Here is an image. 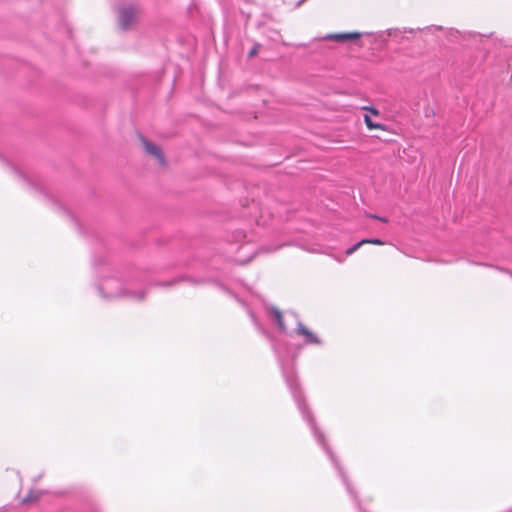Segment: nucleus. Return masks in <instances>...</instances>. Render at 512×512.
Segmentation results:
<instances>
[{"instance_id":"f257e3e1","label":"nucleus","mask_w":512,"mask_h":512,"mask_svg":"<svg viewBox=\"0 0 512 512\" xmlns=\"http://www.w3.org/2000/svg\"><path fill=\"white\" fill-rule=\"evenodd\" d=\"M375 246H386V250L383 253L386 254H395L396 248L392 244L384 243L378 239L370 240V239H363L359 241L358 243L354 244L352 247L346 250L347 255H351L353 253L359 252L361 254H371L375 253L373 248Z\"/></svg>"},{"instance_id":"f03ea898","label":"nucleus","mask_w":512,"mask_h":512,"mask_svg":"<svg viewBox=\"0 0 512 512\" xmlns=\"http://www.w3.org/2000/svg\"><path fill=\"white\" fill-rule=\"evenodd\" d=\"M140 15L141 10L138 7H123L119 13V25L122 29H129L137 23Z\"/></svg>"},{"instance_id":"7ed1b4c3","label":"nucleus","mask_w":512,"mask_h":512,"mask_svg":"<svg viewBox=\"0 0 512 512\" xmlns=\"http://www.w3.org/2000/svg\"><path fill=\"white\" fill-rule=\"evenodd\" d=\"M141 142H142L145 152L149 156L154 157L161 166H163V167L166 166V159H165L164 153L159 146L150 142L148 139H146L144 137L141 138Z\"/></svg>"},{"instance_id":"20e7f679","label":"nucleus","mask_w":512,"mask_h":512,"mask_svg":"<svg viewBox=\"0 0 512 512\" xmlns=\"http://www.w3.org/2000/svg\"><path fill=\"white\" fill-rule=\"evenodd\" d=\"M297 331L300 335L305 337L306 343L316 345L321 344V340L318 338V336L309 330L305 325L300 323L298 325Z\"/></svg>"},{"instance_id":"39448f33","label":"nucleus","mask_w":512,"mask_h":512,"mask_svg":"<svg viewBox=\"0 0 512 512\" xmlns=\"http://www.w3.org/2000/svg\"><path fill=\"white\" fill-rule=\"evenodd\" d=\"M361 37L360 32H348V33H335V34H329L327 36V39L337 41V42H344V41H354Z\"/></svg>"},{"instance_id":"423d86ee","label":"nucleus","mask_w":512,"mask_h":512,"mask_svg":"<svg viewBox=\"0 0 512 512\" xmlns=\"http://www.w3.org/2000/svg\"><path fill=\"white\" fill-rule=\"evenodd\" d=\"M269 312H270V315L273 317V319L278 324L279 329L282 330V331H285L286 330V325L284 323L282 312L278 308H276V307L270 308Z\"/></svg>"},{"instance_id":"0eeeda50","label":"nucleus","mask_w":512,"mask_h":512,"mask_svg":"<svg viewBox=\"0 0 512 512\" xmlns=\"http://www.w3.org/2000/svg\"><path fill=\"white\" fill-rule=\"evenodd\" d=\"M364 122L366 124V127L369 130H382V131H386L387 130L385 125H383L381 123L373 122L369 115H364Z\"/></svg>"},{"instance_id":"6e6552de","label":"nucleus","mask_w":512,"mask_h":512,"mask_svg":"<svg viewBox=\"0 0 512 512\" xmlns=\"http://www.w3.org/2000/svg\"><path fill=\"white\" fill-rule=\"evenodd\" d=\"M364 122L366 124V127L369 130H382V131H386L387 130L385 125H383L381 123L373 122L369 115H364Z\"/></svg>"},{"instance_id":"1a4fd4ad","label":"nucleus","mask_w":512,"mask_h":512,"mask_svg":"<svg viewBox=\"0 0 512 512\" xmlns=\"http://www.w3.org/2000/svg\"><path fill=\"white\" fill-rule=\"evenodd\" d=\"M364 109L369 111L374 116H379V111L374 107H365Z\"/></svg>"},{"instance_id":"9d476101","label":"nucleus","mask_w":512,"mask_h":512,"mask_svg":"<svg viewBox=\"0 0 512 512\" xmlns=\"http://www.w3.org/2000/svg\"><path fill=\"white\" fill-rule=\"evenodd\" d=\"M257 53H258V45L254 46V47L250 50V52H249V57H254V56H256V55H257Z\"/></svg>"},{"instance_id":"9b49d317","label":"nucleus","mask_w":512,"mask_h":512,"mask_svg":"<svg viewBox=\"0 0 512 512\" xmlns=\"http://www.w3.org/2000/svg\"><path fill=\"white\" fill-rule=\"evenodd\" d=\"M267 253H276L278 252V248L275 246H271L266 250Z\"/></svg>"},{"instance_id":"f8f14e48","label":"nucleus","mask_w":512,"mask_h":512,"mask_svg":"<svg viewBox=\"0 0 512 512\" xmlns=\"http://www.w3.org/2000/svg\"><path fill=\"white\" fill-rule=\"evenodd\" d=\"M30 500V497H26L23 499V502H28Z\"/></svg>"}]
</instances>
